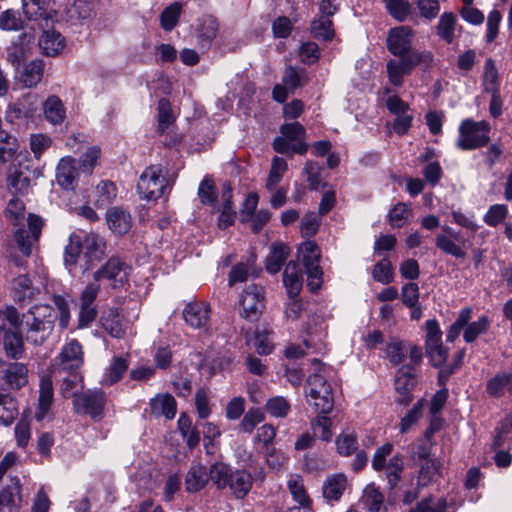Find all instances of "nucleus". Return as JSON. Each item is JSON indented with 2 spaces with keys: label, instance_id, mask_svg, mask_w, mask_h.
Here are the masks:
<instances>
[{
  "label": "nucleus",
  "instance_id": "obj_1",
  "mask_svg": "<svg viewBox=\"0 0 512 512\" xmlns=\"http://www.w3.org/2000/svg\"><path fill=\"white\" fill-rule=\"evenodd\" d=\"M56 315L51 306L41 304L31 307L23 314V332L27 342L42 345L51 335Z\"/></svg>",
  "mask_w": 512,
  "mask_h": 512
},
{
  "label": "nucleus",
  "instance_id": "obj_2",
  "mask_svg": "<svg viewBox=\"0 0 512 512\" xmlns=\"http://www.w3.org/2000/svg\"><path fill=\"white\" fill-rule=\"evenodd\" d=\"M210 478L218 489L229 488L239 499L244 498L252 488L253 478L249 472L234 470L223 462H216L210 466Z\"/></svg>",
  "mask_w": 512,
  "mask_h": 512
},
{
  "label": "nucleus",
  "instance_id": "obj_3",
  "mask_svg": "<svg viewBox=\"0 0 512 512\" xmlns=\"http://www.w3.org/2000/svg\"><path fill=\"white\" fill-rule=\"evenodd\" d=\"M397 57L398 59H391L386 64L388 79L396 87L403 84V77L409 75L416 66L429 67L433 62V54L429 51L410 52Z\"/></svg>",
  "mask_w": 512,
  "mask_h": 512
},
{
  "label": "nucleus",
  "instance_id": "obj_4",
  "mask_svg": "<svg viewBox=\"0 0 512 512\" xmlns=\"http://www.w3.org/2000/svg\"><path fill=\"white\" fill-rule=\"evenodd\" d=\"M281 136L273 141V149L280 154H306V130L299 122L285 123L280 127Z\"/></svg>",
  "mask_w": 512,
  "mask_h": 512
},
{
  "label": "nucleus",
  "instance_id": "obj_5",
  "mask_svg": "<svg viewBox=\"0 0 512 512\" xmlns=\"http://www.w3.org/2000/svg\"><path fill=\"white\" fill-rule=\"evenodd\" d=\"M490 125L487 121L476 122L465 119L459 126L456 146L461 150H473L485 146L489 142Z\"/></svg>",
  "mask_w": 512,
  "mask_h": 512
},
{
  "label": "nucleus",
  "instance_id": "obj_6",
  "mask_svg": "<svg viewBox=\"0 0 512 512\" xmlns=\"http://www.w3.org/2000/svg\"><path fill=\"white\" fill-rule=\"evenodd\" d=\"M393 451V445L386 443L379 447L372 458V468L375 471L385 470L386 478L391 489H393L399 482L403 472V457L400 454L392 456L388 463L386 457Z\"/></svg>",
  "mask_w": 512,
  "mask_h": 512
},
{
  "label": "nucleus",
  "instance_id": "obj_7",
  "mask_svg": "<svg viewBox=\"0 0 512 512\" xmlns=\"http://www.w3.org/2000/svg\"><path fill=\"white\" fill-rule=\"evenodd\" d=\"M167 180L163 176L160 165L147 167L140 175L137 191L142 199L156 200L162 197L167 189Z\"/></svg>",
  "mask_w": 512,
  "mask_h": 512
},
{
  "label": "nucleus",
  "instance_id": "obj_8",
  "mask_svg": "<svg viewBox=\"0 0 512 512\" xmlns=\"http://www.w3.org/2000/svg\"><path fill=\"white\" fill-rule=\"evenodd\" d=\"M299 254L302 257L303 265L307 274V285L311 292H317L322 284V269L319 266L321 251L314 242L307 240L299 247Z\"/></svg>",
  "mask_w": 512,
  "mask_h": 512
},
{
  "label": "nucleus",
  "instance_id": "obj_9",
  "mask_svg": "<svg viewBox=\"0 0 512 512\" xmlns=\"http://www.w3.org/2000/svg\"><path fill=\"white\" fill-rule=\"evenodd\" d=\"M131 267L118 257H111L93 273L95 282L107 281L111 288H122L129 279Z\"/></svg>",
  "mask_w": 512,
  "mask_h": 512
},
{
  "label": "nucleus",
  "instance_id": "obj_10",
  "mask_svg": "<svg viewBox=\"0 0 512 512\" xmlns=\"http://www.w3.org/2000/svg\"><path fill=\"white\" fill-rule=\"evenodd\" d=\"M73 404L78 413L87 414L94 421H100L104 416L106 395L103 391L98 389L87 390L80 392L79 395H75Z\"/></svg>",
  "mask_w": 512,
  "mask_h": 512
},
{
  "label": "nucleus",
  "instance_id": "obj_11",
  "mask_svg": "<svg viewBox=\"0 0 512 512\" xmlns=\"http://www.w3.org/2000/svg\"><path fill=\"white\" fill-rule=\"evenodd\" d=\"M83 364L81 344L73 339L63 346L60 354L54 359L55 372H76Z\"/></svg>",
  "mask_w": 512,
  "mask_h": 512
},
{
  "label": "nucleus",
  "instance_id": "obj_12",
  "mask_svg": "<svg viewBox=\"0 0 512 512\" xmlns=\"http://www.w3.org/2000/svg\"><path fill=\"white\" fill-rule=\"evenodd\" d=\"M240 314L245 319L253 322L258 320L264 309L263 289L257 285L248 286L240 298Z\"/></svg>",
  "mask_w": 512,
  "mask_h": 512
},
{
  "label": "nucleus",
  "instance_id": "obj_13",
  "mask_svg": "<svg viewBox=\"0 0 512 512\" xmlns=\"http://www.w3.org/2000/svg\"><path fill=\"white\" fill-rule=\"evenodd\" d=\"M415 33L409 26H398L389 30L387 49L394 56L407 55L410 52H420L412 48Z\"/></svg>",
  "mask_w": 512,
  "mask_h": 512
},
{
  "label": "nucleus",
  "instance_id": "obj_14",
  "mask_svg": "<svg viewBox=\"0 0 512 512\" xmlns=\"http://www.w3.org/2000/svg\"><path fill=\"white\" fill-rule=\"evenodd\" d=\"M42 226L43 221L39 216L29 214L28 229L20 228L15 232L16 243L23 255L31 254L32 243L38 240Z\"/></svg>",
  "mask_w": 512,
  "mask_h": 512
},
{
  "label": "nucleus",
  "instance_id": "obj_15",
  "mask_svg": "<svg viewBox=\"0 0 512 512\" xmlns=\"http://www.w3.org/2000/svg\"><path fill=\"white\" fill-rule=\"evenodd\" d=\"M106 242L95 233L86 234L83 238V259L85 270H90L105 257Z\"/></svg>",
  "mask_w": 512,
  "mask_h": 512
},
{
  "label": "nucleus",
  "instance_id": "obj_16",
  "mask_svg": "<svg viewBox=\"0 0 512 512\" xmlns=\"http://www.w3.org/2000/svg\"><path fill=\"white\" fill-rule=\"evenodd\" d=\"M0 378L12 389H20L28 382V369L19 362H0Z\"/></svg>",
  "mask_w": 512,
  "mask_h": 512
},
{
  "label": "nucleus",
  "instance_id": "obj_17",
  "mask_svg": "<svg viewBox=\"0 0 512 512\" xmlns=\"http://www.w3.org/2000/svg\"><path fill=\"white\" fill-rule=\"evenodd\" d=\"M79 177L78 162L72 157H63L56 168V181L65 190H74Z\"/></svg>",
  "mask_w": 512,
  "mask_h": 512
},
{
  "label": "nucleus",
  "instance_id": "obj_18",
  "mask_svg": "<svg viewBox=\"0 0 512 512\" xmlns=\"http://www.w3.org/2000/svg\"><path fill=\"white\" fill-rule=\"evenodd\" d=\"M416 385L415 375L410 365H404L397 371L395 378V390L399 394L397 402L407 406L412 401L411 391Z\"/></svg>",
  "mask_w": 512,
  "mask_h": 512
},
{
  "label": "nucleus",
  "instance_id": "obj_19",
  "mask_svg": "<svg viewBox=\"0 0 512 512\" xmlns=\"http://www.w3.org/2000/svg\"><path fill=\"white\" fill-rule=\"evenodd\" d=\"M185 322L195 329H206L210 319V308L205 303H188L183 310Z\"/></svg>",
  "mask_w": 512,
  "mask_h": 512
},
{
  "label": "nucleus",
  "instance_id": "obj_20",
  "mask_svg": "<svg viewBox=\"0 0 512 512\" xmlns=\"http://www.w3.org/2000/svg\"><path fill=\"white\" fill-rule=\"evenodd\" d=\"M127 321L118 308H110L101 317L103 329L113 338H124L127 330Z\"/></svg>",
  "mask_w": 512,
  "mask_h": 512
},
{
  "label": "nucleus",
  "instance_id": "obj_21",
  "mask_svg": "<svg viewBox=\"0 0 512 512\" xmlns=\"http://www.w3.org/2000/svg\"><path fill=\"white\" fill-rule=\"evenodd\" d=\"M312 364L314 366V374L310 375L307 379L309 386L308 396L319 395L320 392L328 395V390L332 389L330 384L327 382L326 376L330 372V368L318 359H313Z\"/></svg>",
  "mask_w": 512,
  "mask_h": 512
},
{
  "label": "nucleus",
  "instance_id": "obj_22",
  "mask_svg": "<svg viewBox=\"0 0 512 512\" xmlns=\"http://www.w3.org/2000/svg\"><path fill=\"white\" fill-rule=\"evenodd\" d=\"M106 221L109 229L117 235L126 234L132 227L130 212L120 206L111 207L107 210Z\"/></svg>",
  "mask_w": 512,
  "mask_h": 512
},
{
  "label": "nucleus",
  "instance_id": "obj_23",
  "mask_svg": "<svg viewBox=\"0 0 512 512\" xmlns=\"http://www.w3.org/2000/svg\"><path fill=\"white\" fill-rule=\"evenodd\" d=\"M21 501L20 482L11 478L10 484L0 492V512H18Z\"/></svg>",
  "mask_w": 512,
  "mask_h": 512
},
{
  "label": "nucleus",
  "instance_id": "obj_24",
  "mask_svg": "<svg viewBox=\"0 0 512 512\" xmlns=\"http://www.w3.org/2000/svg\"><path fill=\"white\" fill-rule=\"evenodd\" d=\"M283 283L288 297H297L303 286V274L299 263L290 261L283 272Z\"/></svg>",
  "mask_w": 512,
  "mask_h": 512
},
{
  "label": "nucleus",
  "instance_id": "obj_25",
  "mask_svg": "<svg viewBox=\"0 0 512 512\" xmlns=\"http://www.w3.org/2000/svg\"><path fill=\"white\" fill-rule=\"evenodd\" d=\"M32 37L27 33L18 36V40L13 42L7 48V61L15 68H19L21 63L26 59Z\"/></svg>",
  "mask_w": 512,
  "mask_h": 512
},
{
  "label": "nucleus",
  "instance_id": "obj_26",
  "mask_svg": "<svg viewBox=\"0 0 512 512\" xmlns=\"http://www.w3.org/2000/svg\"><path fill=\"white\" fill-rule=\"evenodd\" d=\"M54 401L53 382L50 376L45 375L40 380L38 410L35 418L42 421Z\"/></svg>",
  "mask_w": 512,
  "mask_h": 512
},
{
  "label": "nucleus",
  "instance_id": "obj_27",
  "mask_svg": "<svg viewBox=\"0 0 512 512\" xmlns=\"http://www.w3.org/2000/svg\"><path fill=\"white\" fill-rule=\"evenodd\" d=\"M31 177L29 175L28 169L25 170L22 167L16 168L14 167L8 173L7 177V185L9 190L18 195H26L28 194L31 188Z\"/></svg>",
  "mask_w": 512,
  "mask_h": 512
},
{
  "label": "nucleus",
  "instance_id": "obj_28",
  "mask_svg": "<svg viewBox=\"0 0 512 512\" xmlns=\"http://www.w3.org/2000/svg\"><path fill=\"white\" fill-rule=\"evenodd\" d=\"M219 23L216 18L211 15L203 16L199 20L197 27V38L199 45L208 49L212 41L216 38L218 33Z\"/></svg>",
  "mask_w": 512,
  "mask_h": 512
},
{
  "label": "nucleus",
  "instance_id": "obj_29",
  "mask_svg": "<svg viewBox=\"0 0 512 512\" xmlns=\"http://www.w3.org/2000/svg\"><path fill=\"white\" fill-rule=\"evenodd\" d=\"M347 488V478L344 474H333L327 477L322 486L323 497L329 501H339Z\"/></svg>",
  "mask_w": 512,
  "mask_h": 512
},
{
  "label": "nucleus",
  "instance_id": "obj_30",
  "mask_svg": "<svg viewBox=\"0 0 512 512\" xmlns=\"http://www.w3.org/2000/svg\"><path fill=\"white\" fill-rule=\"evenodd\" d=\"M150 411L155 417L171 420L176 414V401L170 394H158L150 400Z\"/></svg>",
  "mask_w": 512,
  "mask_h": 512
},
{
  "label": "nucleus",
  "instance_id": "obj_31",
  "mask_svg": "<svg viewBox=\"0 0 512 512\" xmlns=\"http://www.w3.org/2000/svg\"><path fill=\"white\" fill-rule=\"evenodd\" d=\"M210 478V471L202 464H193L187 472L185 487L188 492H197L203 489Z\"/></svg>",
  "mask_w": 512,
  "mask_h": 512
},
{
  "label": "nucleus",
  "instance_id": "obj_32",
  "mask_svg": "<svg viewBox=\"0 0 512 512\" xmlns=\"http://www.w3.org/2000/svg\"><path fill=\"white\" fill-rule=\"evenodd\" d=\"M64 46V37L54 30H44L39 38V47L46 56L58 55Z\"/></svg>",
  "mask_w": 512,
  "mask_h": 512
},
{
  "label": "nucleus",
  "instance_id": "obj_33",
  "mask_svg": "<svg viewBox=\"0 0 512 512\" xmlns=\"http://www.w3.org/2000/svg\"><path fill=\"white\" fill-rule=\"evenodd\" d=\"M465 240L460 237L456 240L455 237H448L444 234H437L435 236L436 247L444 254L451 255L455 258H465L466 251L463 248Z\"/></svg>",
  "mask_w": 512,
  "mask_h": 512
},
{
  "label": "nucleus",
  "instance_id": "obj_34",
  "mask_svg": "<svg viewBox=\"0 0 512 512\" xmlns=\"http://www.w3.org/2000/svg\"><path fill=\"white\" fill-rule=\"evenodd\" d=\"M290 249L283 243H274L270 247V252L266 258V270L271 274L278 273L287 257Z\"/></svg>",
  "mask_w": 512,
  "mask_h": 512
},
{
  "label": "nucleus",
  "instance_id": "obj_35",
  "mask_svg": "<svg viewBox=\"0 0 512 512\" xmlns=\"http://www.w3.org/2000/svg\"><path fill=\"white\" fill-rule=\"evenodd\" d=\"M23 335L24 332L22 329H7V331H4L3 344L8 357L18 359L22 356L24 352Z\"/></svg>",
  "mask_w": 512,
  "mask_h": 512
},
{
  "label": "nucleus",
  "instance_id": "obj_36",
  "mask_svg": "<svg viewBox=\"0 0 512 512\" xmlns=\"http://www.w3.org/2000/svg\"><path fill=\"white\" fill-rule=\"evenodd\" d=\"M44 68L45 64L42 60H32L24 67L20 81L26 88L36 87L43 78Z\"/></svg>",
  "mask_w": 512,
  "mask_h": 512
},
{
  "label": "nucleus",
  "instance_id": "obj_37",
  "mask_svg": "<svg viewBox=\"0 0 512 512\" xmlns=\"http://www.w3.org/2000/svg\"><path fill=\"white\" fill-rule=\"evenodd\" d=\"M17 416V400L10 393L0 389V423L10 425Z\"/></svg>",
  "mask_w": 512,
  "mask_h": 512
},
{
  "label": "nucleus",
  "instance_id": "obj_38",
  "mask_svg": "<svg viewBox=\"0 0 512 512\" xmlns=\"http://www.w3.org/2000/svg\"><path fill=\"white\" fill-rule=\"evenodd\" d=\"M457 29V17L452 12H444L436 26L437 35L440 39L448 44H452L455 40V32Z\"/></svg>",
  "mask_w": 512,
  "mask_h": 512
},
{
  "label": "nucleus",
  "instance_id": "obj_39",
  "mask_svg": "<svg viewBox=\"0 0 512 512\" xmlns=\"http://www.w3.org/2000/svg\"><path fill=\"white\" fill-rule=\"evenodd\" d=\"M44 115L47 121L57 125L61 124L66 117V109L58 96L51 95L44 102Z\"/></svg>",
  "mask_w": 512,
  "mask_h": 512
},
{
  "label": "nucleus",
  "instance_id": "obj_40",
  "mask_svg": "<svg viewBox=\"0 0 512 512\" xmlns=\"http://www.w3.org/2000/svg\"><path fill=\"white\" fill-rule=\"evenodd\" d=\"M232 361L233 358L227 350H210L203 360V364L210 369L212 374H214L217 371L228 369Z\"/></svg>",
  "mask_w": 512,
  "mask_h": 512
},
{
  "label": "nucleus",
  "instance_id": "obj_41",
  "mask_svg": "<svg viewBox=\"0 0 512 512\" xmlns=\"http://www.w3.org/2000/svg\"><path fill=\"white\" fill-rule=\"evenodd\" d=\"M505 389L512 395V373H498L486 386L487 393L497 398L504 394Z\"/></svg>",
  "mask_w": 512,
  "mask_h": 512
},
{
  "label": "nucleus",
  "instance_id": "obj_42",
  "mask_svg": "<svg viewBox=\"0 0 512 512\" xmlns=\"http://www.w3.org/2000/svg\"><path fill=\"white\" fill-rule=\"evenodd\" d=\"M32 295V282L27 275H19L13 280V298L16 302L22 303L30 300Z\"/></svg>",
  "mask_w": 512,
  "mask_h": 512
},
{
  "label": "nucleus",
  "instance_id": "obj_43",
  "mask_svg": "<svg viewBox=\"0 0 512 512\" xmlns=\"http://www.w3.org/2000/svg\"><path fill=\"white\" fill-rule=\"evenodd\" d=\"M127 369L128 364L125 359L122 357H114L111 361V364L107 368L102 382L105 385H113L117 383L122 378Z\"/></svg>",
  "mask_w": 512,
  "mask_h": 512
},
{
  "label": "nucleus",
  "instance_id": "obj_44",
  "mask_svg": "<svg viewBox=\"0 0 512 512\" xmlns=\"http://www.w3.org/2000/svg\"><path fill=\"white\" fill-rule=\"evenodd\" d=\"M83 254V239L78 234H71L69 243L65 247L64 262L66 266H74L80 256Z\"/></svg>",
  "mask_w": 512,
  "mask_h": 512
},
{
  "label": "nucleus",
  "instance_id": "obj_45",
  "mask_svg": "<svg viewBox=\"0 0 512 512\" xmlns=\"http://www.w3.org/2000/svg\"><path fill=\"white\" fill-rule=\"evenodd\" d=\"M287 170V163L285 159L275 156L272 159L271 169L267 178L266 188L269 191L275 190L278 183L282 180L283 175Z\"/></svg>",
  "mask_w": 512,
  "mask_h": 512
},
{
  "label": "nucleus",
  "instance_id": "obj_46",
  "mask_svg": "<svg viewBox=\"0 0 512 512\" xmlns=\"http://www.w3.org/2000/svg\"><path fill=\"white\" fill-rule=\"evenodd\" d=\"M385 353L391 364L399 365L408 355V344L403 341L392 340L387 343Z\"/></svg>",
  "mask_w": 512,
  "mask_h": 512
},
{
  "label": "nucleus",
  "instance_id": "obj_47",
  "mask_svg": "<svg viewBox=\"0 0 512 512\" xmlns=\"http://www.w3.org/2000/svg\"><path fill=\"white\" fill-rule=\"evenodd\" d=\"M362 501L369 511L379 512L384 501V495L371 483L364 489Z\"/></svg>",
  "mask_w": 512,
  "mask_h": 512
},
{
  "label": "nucleus",
  "instance_id": "obj_48",
  "mask_svg": "<svg viewBox=\"0 0 512 512\" xmlns=\"http://www.w3.org/2000/svg\"><path fill=\"white\" fill-rule=\"evenodd\" d=\"M311 33L314 38L318 40H331L334 36V29L332 21L324 16L312 21Z\"/></svg>",
  "mask_w": 512,
  "mask_h": 512
},
{
  "label": "nucleus",
  "instance_id": "obj_49",
  "mask_svg": "<svg viewBox=\"0 0 512 512\" xmlns=\"http://www.w3.org/2000/svg\"><path fill=\"white\" fill-rule=\"evenodd\" d=\"M182 11V4L180 2H174L166 7L161 15L160 22L161 26L166 31H171L178 24L179 17Z\"/></svg>",
  "mask_w": 512,
  "mask_h": 512
},
{
  "label": "nucleus",
  "instance_id": "obj_50",
  "mask_svg": "<svg viewBox=\"0 0 512 512\" xmlns=\"http://www.w3.org/2000/svg\"><path fill=\"white\" fill-rule=\"evenodd\" d=\"M490 327V320L487 316H481L476 321L467 325L464 330L463 338L465 342L472 343L478 336L485 334Z\"/></svg>",
  "mask_w": 512,
  "mask_h": 512
},
{
  "label": "nucleus",
  "instance_id": "obj_51",
  "mask_svg": "<svg viewBox=\"0 0 512 512\" xmlns=\"http://www.w3.org/2000/svg\"><path fill=\"white\" fill-rule=\"evenodd\" d=\"M23 328V318L20 319L19 313L13 306L6 307L0 311V329L7 331V329L18 330Z\"/></svg>",
  "mask_w": 512,
  "mask_h": 512
},
{
  "label": "nucleus",
  "instance_id": "obj_52",
  "mask_svg": "<svg viewBox=\"0 0 512 512\" xmlns=\"http://www.w3.org/2000/svg\"><path fill=\"white\" fill-rule=\"evenodd\" d=\"M46 0H23V11L29 19L37 20L41 18L45 20L46 26L50 20L49 14L44 9Z\"/></svg>",
  "mask_w": 512,
  "mask_h": 512
},
{
  "label": "nucleus",
  "instance_id": "obj_53",
  "mask_svg": "<svg viewBox=\"0 0 512 512\" xmlns=\"http://www.w3.org/2000/svg\"><path fill=\"white\" fill-rule=\"evenodd\" d=\"M175 121L169 100L161 98L158 102V131L164 134Z\"/></svg>",
  "mask_w": 512,
  "mask_h": 512
},
{
  "label": "nucleus",
  "instance_id": "obj_54",
  "mask_svg": "<svg viewBox=\"0 0 512 512\" xmlns=\"http://www.w3.org/2000/svg\"><path fill=\"white\" fill-rule=\"evenodd\" d=\"M483 86L486 92L499 91L498 71L491 58H488L484 64Z\"/></svg>",
  "mask_w": 512,
  "mask_h": 512
},
{
  "label": "nucleus",
  "instance_id": "obj_55",
  "mask_svg": "<svg viewBox=\"0 0 512 512\" xmlns=\"http://www.w3.org/2000/svg\"><path fill=\"white\" fill-rule=\"evenodd\" d=\"M265 409L273 417L284 418L290 412V404L284 397L276 396L267 401Z\"/></svg>",
  "mask_w": 512,
  "mask_h": 512
},
{
  "label": "nucleus",
  "instance_id": "obj_56",
  "mask_svg": "<svg viewBox=\"0 0 512 512\" xmlns=\"http://www.w3.org/2000/svg\"><path fill=\"white\" fill-rule=\"evenodd\" d=\"M326 414L317 416L312 422L311 426L313 429V434L322 439L323 441H329L332 437L331 431V419Z\"/></svg>",
  "mask_w": 512,
  "mask_h": 512
},
{
  "label": "nucleus",
  "instance_id": "obj_57",
  "mask_svg": "<svg viewBox=\"0 0 512 512\" xmlns=\"http://www.w3.org/2000/svg\"><path fill=\"white\" fill-rule=\"evenodd\" d=\"M372 277L375 281L382 284H389L393 281L392 266L387 258L382 259L374 265Z\"/></svg>",
  "mask_w": 512,
  "mask_h": 512
},
{
  "label": "nucleus",
  "instance_id": "obj_58",
  "mask_svg": "<svg viewBox=\"0 0 512 512\" xmlns=\"http://www.w3.org/2000/svg\"><path fill=\"white\" fill-rule=\"evenodd\" d=\"M288 488L293 499L299 504L298 507H307L309 499L304 489L302 478L300 476H292L288 480Z\"/></svg>",
  "mask_w": 512,
  "mask_h": 512
},
{
  "label": "nucleus",
  "instance_id": "obj_59",
  "mask_svg": "<svg viewBox=\"0 0 512 512\" xmlns=\"http://www.w3.org/2000/svg\"><path fill=\"white\" fill-rule=\"evenodd\" d=\"M508 215V207L504 204H494L489 207L484 215V222L491 227H496L502 223Z\"/></svg>",
  "mask_w": 512,
  "mask_h": 512
},
{
  "label": "nucleus",
  "instance_id": "obj_60",
  "mask_svg": "<svg viewBox=\"0 0 512 512\" xmlns=\"http://www.w3.org/2000/svg\"><path fill=\"white\" fill-rule=\"evenodd\" d=\"M338 453L342 456H350L357 451V437L354 432L343 433L336 440Z\"/></svg>",
  "mask_w": 512,
  "mask_h": 512
},
{
  "label": "nucleus",
  "instance_id": "obj_61",
  "mask_svg": "<svg viewBox=\"0 0 512 512\" xmlns=\"http://www.w3.org/2000/svg\"><path fill=\"white\" fill-rule=\"evenodd\" d=\"M385 7L389 14L400 22L408 17L411 10V5L406 0H390L385 3Z\"/></svg>",
  "mask_w": 512,
  "mask_h": 512
},
{
  "label": "nucleus",
  "instance_id": "obj_62",
  "mask_svg": "<svg viewBox=\"0 0 512 512\" xmlns=\"http://www.w3.org/2000/svg\"><path fill=\"white\" fill-rule=\"evenodd\" d=\"M98 316L97 306L79 303L77 328L84 329L91 326Z\"/></svg>",
  "mask_w": 512,
  "mask_h": 512
},
{
  "label": "nucleus",
  "instance_id": "obj_63",
  "mask_svg": "<svg viewBox=\"0 0 512 512\" xmlns=\"http://www.w3.org/2000/svg\"><path fill=\"white\" fill-rule=\"evenodd\" d=\"M255 346L259 354H270L273 350L272 332L267 329H257L255 335Z\"/></svg>",
  "mask_w": 512,
  "mask_h": 512
},
{
  "label": "nucleus",
  "instance_id": "obj_64",
  "mask_svg": "<svg viewBox=\"0 0 512 512\" xmlns=\"http://www.w3.org/2000/svg\"><path fill=\"white\" fill-rule=\"evenodd\" d=\"M320 226V219L314 212H309L304 215L300 224V233L304 238L314 236Z\"/></svg>",
  "mask_w": 512,
  "mask_h": 512
}]
</instances>
